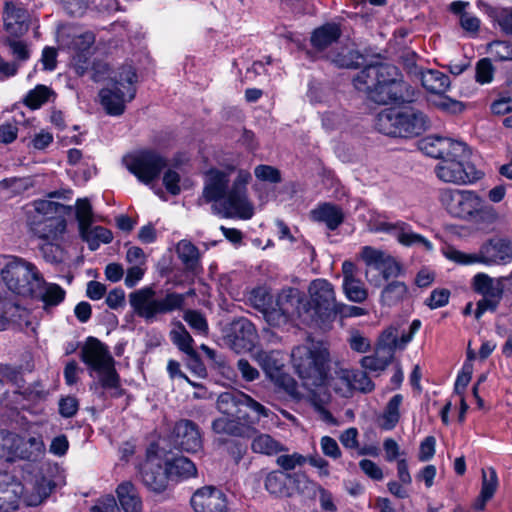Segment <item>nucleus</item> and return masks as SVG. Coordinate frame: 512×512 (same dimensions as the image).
Listing matches in <instances>:
<instances>
[{"mask_svg": "<svg viewBox=\"0 0 512 512\" xmlns=\"http://www.w3.org/2000/svg\"><path fill=\"white\" fill-rule=\"evenodd\" d=\"M15 392L21 395L24 400L31 402H39L44 400L46 397V393L39 383L35 385H29L27 387H21L18 385Z\"/></svg>", "mask_w": 512, "mask_h": 512, "instance_id": "5fc2aeb1", "label": "nucleus"}, {"mask_svg": "<svg viewBox=\"0 0 512 512\" xmlns=\"http://www.w3.org/2000/svg\"><path fill=\"white\" fill-rule=\"evenodd\" d=\"M362 472L374 481H381L384 478L383 471L379 465L369 459H362L359 462Z\"/></svg>", "mask_w": 512, "mask_h": 512, "instance_id": "69168bd1", "label": "nucleus"}, {"mask_svg": "<svg viewBox=\"0 0 512 512\" xmlns=\"http://www.w3.org/2000/svg\"><path fill=\"white\" fill-rule=\"evenodd\" d=\"M143 484L150 490L162 492L167 485L168 475L159 462L154 459H148L142 465L140 470Z\"/></svg>", "mask_w": 512, "mask_h": 512, "instance_id": "f704fd0d", "label": "nucleus"}, {"mask_svg": "<svg viewBox=\"0 0 512 512\" xmlns=\"http://www.w3.org/2000/svg\"><path fill=\"white\" fill-rule=\"evenodd\" d=\"M498 487V476L494 468L482 470V485L480 493L485 498H492Z\"/></svg>", "mask_w": 512, "mask_h": 512, "instance_id": "8fccbe9b", "label": "nucleus"}, {"mask_svg": "<svg viewBox=\"0 0 512 512\" xmlns=\"http://www.w3.org/2000/svg\"><path fill=\"white\" fill-rule=\"evenodd\" d=\"M229 338L231 346L236 352L249 350L256 338L255 327L249 320L239 319L233 322Z\"/></svg>", "mask_w": 512, "mask_h": 512, "instance_id": "72a5a7b5", "label": "nucleus"}, {"mask_svg": "<svg viewBox=\"0 0 512 512\" xmlns=\"http://www.w3.org/2000/svg\"><path fill=\"white\" fill-rule=\"evenodd\" d=\"M426 115L412 107H392L380 111L375 119V128L382 134L393 137L418 136L427 128Z\"/></svg>", "mask_w": 512, "mask_h": 512, "instance_id": "423d86ee", "label": "nucleus"}, {"mask_svg": "<svg viewBox=\"0 0 512 512\" xmlns=\"http://www.w3.org/2000/svg\"><path fill=\"white\" fill-rule=\"evenodd\" d=\"M191 505L195 512H227V497L214 486H204L194 492Z\"/></svg>", "mask_w": 512, "mask_h": 512, "instance_id": "cd10ccee", "label": "nucleus"}, {"mask_svg": "<svg viewBox=\"0 0 512 512\" xmlns=\"http://www.w3.org/2000/svg\"><path fill=\"white\" fill-rule=\"evenodd\" d=\"M320 446L323 454L332 459L341 457V450L337 441L330 436H323L320 440Z\"/></svg>", "mask_w": 512, "mask_h": 512, "instance_id": "338daca9", "label": "nucleus"}, {"mask_svg": "<svg viewBox=\"0 0 512 512\" xmlns=\"http://www.w3.org/2000/svg\"><path fill=\"white\" fill-rule=\"evenodd\" d=\"M11 55L19 62H25L30 58V49L28 45L20 40H7Z\"/></svg>", "mask_w": 512, "mask_h": 512, "instance_id": "052dcab7", "label": "nucleus"}, {"mask_svg": "<svg viewBox=\"0 0 512 512\" xmlns=\"http://www.w3.org/2000/svg\"><path fill=\"white\" fill-rule=\"evenodd\" d=\"M419 149L429 157L442 160L466 152V144L448 137L430 135L419 141Z\"/></svg>", "mask_w": 512, "mask_h": 512, "instance_id": "393cba45", "label": "nucleus"}, {"mask_svg": "<svg viewBox=\"0 0 512 512\" xmlns=\"http://www.w3.org/2000/svg\"><path fill=\"white\" fill-rule=\"evenodd\" d=\"M438 200L453 218L478 225H491L498 219L495 208L473 190L442 188L438 191Z\"/></svg>", "mask_w": 512, "mask_h": 512, "instance_id": "7ed1b4c3", "label": "nucleus"}, {"mask_svg": "<svg viewBox=\"0 0 512 512\" xmlns=\"http://www.w3.org/2000/svg\"><path fill=\"white\" fill-rule=\"evenodd\" d=\"M30 15L17 1L5 3L3 21L6 32L13 37H20L29 29Z\"/></svg>", "mask_w": 512, "mask_h": 512, "instance_id": "c756f323", "label": "nucleus"}, {"mask_svg": "<svg viewBox=\"0 0 512 512\" xmlns=\"http://www.w3.org/2000/svg\"><path fill=\"white\" fill-rule=\"evenodd\" d=\"M79 408L78 400L73 396L61 398L59 401V413L64 418L73 417Z\"/></svg>", "mask_w": 512, "mask_h": 512, "instance_id": "774afa93", "label": "nucleus"}, {"mask_svg": "<svg viewBox=\"0 0 512 512\" xmlns=\"http://www.w3.org/2000/svg\"><path fill=\"white\" fill-rule=\"evenodd\" d=\"M420 80L423 88L430 95L428 101L432 105L445 112L462 111L463 105L460 101L445 95L451 85L448 75L439 70L427 69L420 72Z\"/></svg>", "mask_w": 512, "mask_h": 512, "instance_id": "dca6fc26", "label": "nucleus"}, {"mask_svg": "<svg viewBox=\"0 0 512 512\" xmlns=\"http://www.w3.org/2000/svg\"><path fill=\"white\" fill-rule=\"evenodd\" d=\"M218 411L224 416L243 415L242 407H247L257 414L260 418H270L274 413L254 400L251 396L239 390H231L221 393L216 402Z\"/></svg>", "mask_w": 512, "mask_h": 512, "instance_id": "a211bd4d", "label": "nucleus"}, {"mask_svg": "<svg viewBox=\"0 0 512 512\" xmlns=\"http://www.w3.org/2000/svg\"><path fill=\"white\" fill-rule=\"evenodd\" d=\"M116 501L123 512H142L143 501L138 487L131 481L125 480L115 489Z\"/></svg>", "mask_w": 512, "mask_h": 512, "instance_id": "473e14b6", "label": "nucleus"}, {"mask_svg": "<svg viewBox=\"0 0 512 512\" xmlns=\"http://www.w3.org/2000/svg\"><path fill=\"white\" fill-rule=\"evenodd\" d=\"M468 154L469 150L466 146V152H462L459 156L444 157L440 160L434 168L437 178L442 182L457 185L473 184L482 179L484 173L473 163L466 161Z\"/></svg>", "mask_w": 512, "mask_h": 512, "instance_id": "ddd939ff", "label": "nucleus"}, {"mask_svg": "<svg viewBox=\"0 0 512 512\" xmlns=\"http://www.w3.org/2000/svg\"><path fill=\"white\" fill-rule=\"evenodd\" d=\"M374 383L361 370L341 369L334 380V389L344 397H349L353 390L369 393L374 390Z\"/></svg>", "mask_w": 512, "mask_h": 512, "instance_id": "bb28decb", "label": "nucleus"}, {"mask_svg": "<svg viewBox=\"0 0 512 512\" xmlns=\"http://www.w3.org/2000/svg\"><path fill=\"white\" fill-rule=\"evenodd\" d=\"M44 451L45 446L40 436L26 439L14 432L0 431V458L7 461H36L42 457Z\"/></svg>", "mask_w": 512, "mask_h": 512, "instance_id": "2eb2a0df", "label": "nucleus"}, {"mask_svg": "<svg viewBox=\"0 0 512 512\" xmlns=\"http://www.w3.org/2000/svg\"><path fill=\"white\" fill-rule=\"evenodd\" d=\"M53 488L54 483L43 476L22 483L10 473L0 474V512H14L21 501L26 506H38Z\"/></svg>", "mask_w": 512, "mask_h": 512, "instance_id": "20e7f679", "label": "nucleus"}, {"mask_svg": "<svg viewBox=\"0 0 512 512\" xmlns=\"http://www.w3.org/2000/svg\"><path fill=\"white\" fill-rule=\"evenodd\" d=\"M31 205L29 225L32 233L50 244L60 240L67 226L63 216L65 206L48 199H37Z\"/></svg>", "mask_w": 512, "mask_h": 512, "instance_id": "0eeeda50", "label": "nucleus"}, {"mask_svg": "<svg viewBox=\"0 0 512 512\" xmlns=\"http://www.w3.org/2000/svg\"><path fill=\"white\" fill-rule=\"evenodd\" d=\"M81 361L87 366L89 374L109 368L114 359L106 345L95 337H88L81 348Z\"/></svg>", "mask_w": 512, "mask_h": 512, "instance_id": "b1692460", "label": "nucleus"}, {"mask_svg": "<svg viewBox=\"0 0 512 512\" xmlns=\"http://www.w3.org/2000/svg\"><path fill=\"white\" fill-rule=\"evenodd\" d=\"M343 290L348 300L362 303L368 297V292L359 279L343 281Z\"/></svg>", "mask_w": 512, "mask_h": 512, "instance_id": "09e8293b", "label": "nucleus"}, {"mask_svg": "<svg viewBox=\"0 0 512 512\" xmlns=\"http://www.w3.org/2000/svg\"><path fill=\"white\" fill-rule=\"evenodd\" d=\"M79 234L91 251H95L101 244H109L113 240L110 230L102 226H92V224L79 229Z\"/></svg>", "mask_w": 512, "mask_h": 512, "instance_id": "58836bf2", "label": "nucleus"}, {"mask_svg": "<svg viewBox=\"0 0 512 512\" xmlns=\"http://www.w3.org/2000/svg\"><path fill=\"white\" fill-rule=\"evenodd\" d=\"M408 293V287L404 282L392 281L381 291L380 302L384 306L392 307L403 302Z\"/></svg>", "mask_w": 512, "mask_h": 512, "instance_id": "a18cd8bd", "label": "nucleus"}, {"mask_svg": "<svg viewBox=\"0 0 512 512\" xmlns=\"http://www.w3.org/2000/svg\"><path fill=\"white\" fill-rule=\"evenodd\" d=\"M259 479H263L265 490L274 497H291L294 489L289 486L290 482L300 484L306 479L304 474L284 473L280 470L266 471L261 470L257 473Z\"/></svg>", "mask_w": 512, "mask_h": 512, "instance_id": "412c9836", "label": "nucleus"}, {"mask_svg": "<svg viewBox=\"0 0 512 512\" xmlns=\"http://www.w3.org/2000/svg\"><path fill=\"white\" fill-rule=\"evenodd\" d=\"M291 358L293 367L305 386L317 387L324 383L325 364L328 359L325 349L314 344L299 345L292 350Z\"/></svg>", "mask_w": 512, "mask_h": 512, "instance_id": "9d476101", "label": "nucleus"}, {"mask_svg": "<svg viewBox=\"0 0 512 512\" xmlns=\"http://www.w3.org/2000/svg\"><path fill=\"white\" fill-rule=\"evenodd\" d=\"M54 92L45 85H37L34 89L28 91L24 98V104L33 109H39L43 104L47 103Z\"/></svg>", "mask_w": 512, "mask_h": 512, "instance_id": "de8ad7c7", "label": "nucleus"}, {"mask_svg": "<svg viewBox=\"0 0 512 512\" xmlns=\"http://www.w3.org/2000/svg\"><path fill=\"white\" fill-rule=\"evenodd\" d=\"M307 459L299 453L280 455L276 459V463L285 471L294 470L298 466L306 463Z\"/></svg>", "mask_w": 512, "mask_h": 512, "instance_id": "4d7b16f0", "label": "nucleus"}, {"mask_svg": "<svg viewBox=\"0 0 512 512\" xmlns=\"http://www.w3.org/2000/svg\"><path fill=\"white\" fill-rule=\"evenodd\" d=\"M255 358L270 379L279 376L284 370L283 355L278 350L258 351Z\"/></svg>", "mask_w": 512, "mask_h": 512, "instance_id": "4c0bfd02", "label": "nucleus"}, {"mask_svg": "<svg viewBox=\"0 0 512 512\" xmlns=\"http://www.w3.org/2000/svg\"><path fill=\"white\" fill-rule=\"evenodd\" d=\"M251 174L239 170L236 179L229 188V173L211 169L205 179L203 197L206 202H213V208L225 218L248 220L254 215V208L247 197V184Z\"/></svg>", "mask_w": 512, "mask_h": 512, "instance_id": "f257e3e1", "label": "nucleus"}, {"mask_svg": "<svg viewBox=\"0 0 512 512\" xmlns=\"http://www.w3.org/2000/svg\"><path fill=\"white\" fill-rule=\"evenodd\" d=\"M341 35L338 24L326 23L315 29L311 36V44L318 50H324L335 43Z\"/></svg>", "mask_w": 512, "mask_h": 512, "instance_id": "a19ab883", "label": "nucleus"}, {"mask_svg": "<svg viewBox=\"0 0 512 512\" xmlns=\"http://www.w3.org/2000/svg\"><path fill=\"white\" fill-rule=\"evenodd\" d=\"M123 163L130 173L144 184H150L158 178L167 166V160L154 151H142L123 158Z\"/></svg>", "mask_w": 512, "mask_h": 512, "instance_id": "f3484780", "label": "nucleus"}, {"mask_svg": "<svg viewBox=\"0 0 512 512\" xmlns=\"http://www.w3.org/2000/svg\"><path fill=\"white\" fill-rule=\"evenodd\" d=\"M255 176L261 181L278 183L281 181V175L278 169L269 165H258L254 170Z\"/></svg>", "mask_w": 512, "mask_h": 512, "instance_id": "e2e57ef3", "label": "nucleus"}, {"mask_svg": "<svg viewBox=\"0 0 512 512\" xmlns=\"http://www.w3.org/2000/svg\"><path fill=\"white\" fill-rule=\"evenodd\" d=\"M194 294L195 291L191 289L183 294L167 292L164 297L156 298V290L150 285L131 292L128 297L133 312L149 323L158 315L183 309L186 298Z\"/></svg>", "mask_w": 512, "mask_h": 512, "instance_id": "39448f33", "label": "nucleus"}, {"mask_svg": "<svg viewBox=\"0 0 512 512\" xmlns=\"http://www.w3.org/2000/svg\"><path fill=\"white\" fill-rule=\"evenodd\" d=\"M360 256L366 265V280L374 287H380L384 280L396 278L401 273V265L396 259L379 249L364 246Z\"/></svg>", "mask_w": 512, "mask_h": 512, "instance_id": "4468645a", "label": "nucleus"}, {"mask_svg": "<svg viewBox=\"0 0 512 512\" xmlns=\"http://www.w3.org/2000/svg\"><path fill=\"white\" fill-rule=\"evenodd\" d=\"M137 74L131 65L121 67L109 87L100 90V103L110 116H120L124 113L126 103L136 95L135 83Z\"/></svg>", "mask_w": 512, "mask_h": 512, "instance_id": "6e6552de", "label": "nucleus"}, {"mask_svg": "<svg viewBox=\"0 0 512 512\" xmlns=\"http://www.w3.org/2000/svg\"><path fill=\"white\" fill-rule=\"evenodd\" d=\"M251 449L254 453L267 456L277 455L287 451V447L266 433H257L251 441Z\"/></svg>", "mask_w": 512, "mask_h": 512, "instance_id": "37998d69", "label": "nucleus"}, {"mask_svg": "<svg viewBox=\"0 0 512 512\" xmlns=\"http://www.w3.org/2000/svg\"><path fill=\"white\" fill-rule=\"evenodd\" d=\"M376 232H384L395 236L404 246H421L427 251L433 250V244L421 234L413 232L411 226L403 221H377L374 224Z\"/></svg>", "mask_w": 512, "mask_h": 512, "instance_id": "4be33fe9", "label": "nucleus"}, {"mask_svg": "<svg viewBox=\"0 0 512 512\" xmlns=\"http://www.w3.org/2000/svg\"><path fill=\"white\" fill-rule=\"evenodd\" d=\"M450 298V291L445 288L434 289L430 296L425 300V304L430 309L441 308L448 304Z\"/></svg>", "mask_w": 512, "mask_h": 512, "instance_id": "13d9d810", "label": "nucleus"}, {"mask_svg": "<svg viewBox=\"0 0 512 512\" xmlns=\"http://www.w3.org/2000/svg\"><path fill=\"white\" fill-rule=\"evenodd\" d=\"M76 219L79 229L92 224L93 212L92 206L88 199H78L76 202Z\"/></svg>", "mask_w": 512, "mask_h": 512, "instance_id": "603ef678", "label": "nucleus"}, {"mask_svg": "<svg viewBox=\"0 0 512 512\" xmlns=\"http://www.w3.org/2000/svg\"><path fill=\"white\" fill-rule=\"evenodd\" d=\"M166 473L171 479L185 480L196 476L197 468L189 458L180 456L166 463Z\"/></svg>", "mask_w": 512, "mask_h": 512, "instance_id": "79ce46f5", "label": "nucleus"}, {"mask_svg": "<svg viewBox=\"0 0 512 512\" xmlns=\"http://www.w3.org/2000/svg\"><path fill=\"white\" fill-rule=\"evenodd\" d=\"M174 446L187 453H197L203 448L198 426L191 420H180L173 429Z\"/></svg>", "mask_w": 512, "mask_h": 512, "instance_id": "c85d7f7f", "label": "nucleus"}, {"mask_svg": "<svg viewBox=\"0 0 512 512\" xmlns=\"http://www.w3.org/2000/svg\"><path fill=\"white\" fill-rule=\"evenodd\" d=\"M1 278L11 292L23 297L33 296L43 283V276L33 263L15 256L7 258Z\"/></svg>", "mask_w": 512, "mask_h": 512, "instance_id": "1a4fd4ad", "label": "nucleus"}, {"mask_svg": "<svg viewBox=\"0 0 512 512\" xmlns=\"http://www.w3.org/2000/svg\"><path fill=\"white\" fill-rule=\"evenodd\" d=\"M389 364V359L378 355L365 356L361 359V366L365 370L379 372L384 370Z\"/></svg>", "mask_w": 512, "mask_h": 512, "instance_id": "680f3d73", "label": "nucleus"}, {"mask_svg": "<svg viewBox=\"0 0 512 512\" xmlns=\"http://www.w3.org/2000/svg\"><path fill=\"white\" fill-rule=\"evenodd\" d=\"M90 512H121L120 507L113 495H106L97 500Z\"/></svg>", "mask_w": 512, "mask_h": 512, "instance_id": "0e129e2a", "label": "nucleus"}, {"mask_svg": "<svg viewBox=\"0 0 512 512\" xmlns=\"http://www.w3.org/2000/svg\"><path fill=\"white\" fill-rule=\"evenodd\" d=\"M494 68L491 60L483 58L476 65V81L480 84H487L493 80Z\"/></svg>", "mask_w": 512, "mask_h": 512, "instance_id": "6e6d98bb", "label": "nucleus"}, {"mask_svg": "<svg viewBox=\"0 0 512 512\" xmlns=\"http://www.w3.org/2000/svg\"><path fill=\"white\" fill-rule=\"evenodd\" d=\"M255 421L247 413L238 416H221L213 420L212 430L216 434H223L237 438H249L256 433Z\"/></svg>", "mask_w": 512, "mask_h": 512, "instance_id": "a878e982", "label": "nucleus"}, {"mask_svg": "<svg viewBox=\"0 0 512 512\" xmlns=\"http://www.w3.org/2000/svg\"><path fill=\"white\" fill-rule=\"evenodd\" d=\"M312 218L317 222L325 223L329 230H335L343 222L342 210L330 203H324L311 212Z\"/></svg>", "mask_w": 512, "mask_h": 512, "instance_id": "ea45409f", "label": "nucleus"}, {"mask_svg": "<svg viewBox=\"0 0 512 512\" xmlns=\"http://www.w3.org/2000/svg\"><path fill=\"white\" fill-rule=\"evenodd\" d=\"M97 373L99 380L93 383L90 389L99 399L105 400L107 395L112 398H119L123 395L119 375L115 370L114 364Z\"/></svg>", "mask_w": 512, "mask_h": 512, "instance_id": "7c9ffc66", "label": "nucleus"}, {"mask_svg": "<svg viewBox=\"0 0 512 512\" xmlns=\"http://www.w3.org/2000/svg\"><path fill=\"white\" fill-rule=\"evenodd\" d=\"M307 300L303 294L295 288L283 289L277 296L274 313L279 312V323L286 322L293 317H303L308 313ZM273 312L269 315L271 317Z\"/></svg>", "mask_w": 512, "mask_h": 512, "instance_id": "5701e85b", "label": "nucleus"}, {"mask_svg": "<svg viewBox=\"0 0 512 512\" xmlns=\"http://www.w3.org/2000/svg\"><path fill=\"white\" fill-rule=\"evenodd\" d=\"M353 84L378 104L410 103L416 98L415 89L402 80L398 68L387 63L365 66L353 78Z\"/></svg>", "mask_w": 512, "mask_h": 512, "instance_id": "f03ea898", "label": "nucleus"}, {"mask_svg": "<svg viewBox=\"0 0 512 512\" xmlns=\"http://www.w3.org/2000/svg\"><path fill=\"white\" fill-rule=\"evenodd\" d=\"M362 58L358 52L346 50L338 53L332 58V62L340 68H355L359 65L358 60Z\"/></svg>", "mask_w": 512, "mask_h": 512, "instance_id": "864d4df0", "label": "nucleus"}, {"mask_svg": "<svg viewBox=\"0 0 512 512\" xmlns=\"http://www.w3.org/2000/svg\"><path fill=\"white\" fill-rule=\"evenodd\" d=\"M449 259L463 265L481 263L485 265H503L512 261V240L494 237L483 243L478 253H464L452 250Z\"/></svg>", "mask_w": 512, "mask_h": 512, "instance_id": "9b49d317", "label": "nucleus"}, {"mask_svg": "<svg viewBox=\"0 0 512 512\" xmlns=\"http://www.w3.org/2000/svg\"><path fill=\"white\" fill-rule=\"evenodd\" d=\"M310 300L307 309L311 317L331 318L335 316L337 302L332 284L325 279L313 280L308 288Z\"/></svg>", "mask_w": 512, "mask_h": 512, "instance_id": "6ab92c4d", "label": "nucleus"}, {"mask_svg": "<svg viewBox=\"0 0 512 512\" xmlns=\"http://www.w3.org/2000/svg\"><path fill=\"white\" fill-rule=\"evenodd\" d=\"M473 289L482 295L475 311V317L479 319L486 311L497 309L503 297L504 283L501 278H492L485 273H478L473 277Z\"/></svg>", "mask_w": 512, "mask_h": 512, "instance_id": "aec40b11", "label": "nucleus"}, {"mask_svg": "<svg viewBox=\"0 0 512 512\" xmlns=\"http://www.w3.org/2000/svg\"><path fill=\"white\" fill-rule=\"evenodd\" d=\"M57 41L73 53L72 62L78 75H84L90 65L91 48L95 35L91 31H80L71 26H62L57 31Z\"/></svg>", "mask_w": 512, "mask_h": 512, "instance_id": "f8f14e48", "label": "nucleus"}, {"mask_svg": "<svg viewBox=\"0 0 512 512\" xmlns=\"http://www.w3.org/2000/svg\"><path fill=\"white\" fill-rule=\"evenodd\" d=\"M67 14L82 17L89 11L117 10L115 0H59Z\"/></svg>", "mask_w": 512, "mask_h": 512, "instance_id": "2f4dec72", "label": "nucleus"}, {"mask_svg": "<svg viewBox=\"0 0 512 512\" xmlns=\"http://www.w3.org/2000/svg\"><path fill=\"white\" fill-rule=\"evenodd\" d=\"M490 53L500 61L512 60V44L506 41H494L490 44Z\"/></svg>", "mask_w": 512, "mask_h": 512, "instance_id": "bf43d9fd", "label": "nucleus"}, {"mask_svg": "<svg viewBox=\"0 0 512 512\" xmlns=\"http://www.w3.org/2000/svg\"><path fill=\"white\" fill-rule=\"evenodd\" d=\"M170 338L179 350L189 356L195 355V351L193 349L194 340L181 322H178L175 325V328L171 330Z\"/></svg>", "mask_w": 512, "mask_h": 512, "instance_id": "49530a36", "label": "nucleus"}, {"mask_svg": "<svg viewBox=\"0 0 512 512\" xmlns=\"http://www.w3.org/2000/svg\"><path fill=\"white\" fill-rule=\"evenodd\" d=\"M66 292L58 284L48 283L43 279V283L37 288V292L32 298L39 299L43 303V309L49 311L51 308L58 306L65 299Z\"/></svg>", "mask_w": 512, "mask_h": 512, "instance_id": "c9c22d12", "label": "nucleus"}, {"mask_svg": "<svg viewBox=\"0 0 512 512\" xmlns=\"http://www.w3.org/2000/svg\"><path fill=\"white\" fill-rule=\"evenodd\" d=\"M404 397L402 394H395L385 405L380 417L379 426L385 431L393 430L401 418V405Z\"/></svg>", "mask_w": 512, "mask_h": 512, "instance_id": "e433bc0d", "label": "nucleus"}, {"mask_svg": "<svg viewBox=\"0 0 512 512\" xmlns=\"http://www.w3.org/2000/svg\"><path fill=\"white\" fill-rule=\"evenodd\" d=\"M176 253L187 271L196 273L200 264L198 248L188 240H181L176 246Z\"/></svg>", "mask_w": 512, "mask_h": 512, "instance_id": "c03bdc74", "label": "nucleus"}, {"mask_svg": "<svg viewBox=\"0 0 512 512\" xmlns=\"http://www.w3.org/2000/svg\"><path fill=\"white\" fill-rule=\"evenodd\" d=\"M183 319L198 334L206 335L208 333V323L202 313L196 310H187Z\"/></svg>", "mask_w": 512, "mask_h": 512, "instance_id": "3c124183", "label": "nucleus"}]
</instances>
